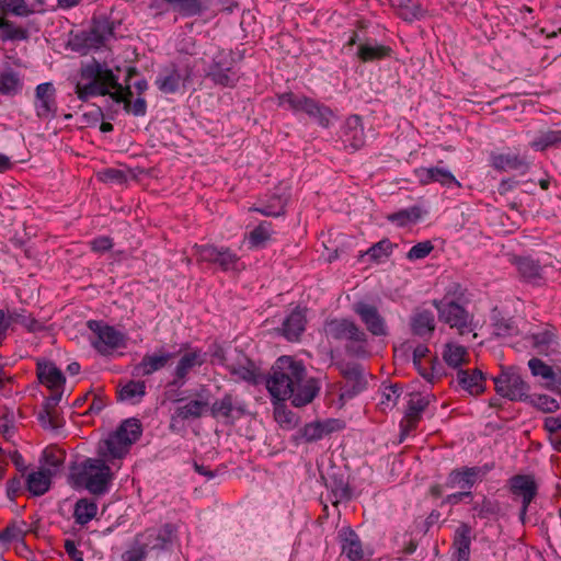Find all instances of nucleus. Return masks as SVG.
Returning a JSON list of instances; mask_svg holds the SVG:
<instances>
[{"mask_svg": "<svg viewBox=\"0 0 561 561\" xmlns=\"http://www.w3.org/2000/svg\"><path fill=\"white\" fill-rule=\"evenodd\" d=\"M141 433L142 426L138 419L130 417L122 422L115 432L99 443L100 458H88L82 462L78 481L93 494L105 493L112 480L111 468L106 462L113 463L124 458Z\"/></svg>", "mask_w": 561, "mask_h": 561, "instance_id": "obj_1", "label": "nucleus"}, {"mask_svg": "<svg viewBox=\"0 0 561 561\" xmlns=\"http://www.w3.org/2000/svg\"><path fill=\"white\" fill-rule=\"evenodd\" d=\"M266 388L279 402L290 400L295 407L309 404L318 394V380L308 377L302 362L290 356H280L272 366Z\"/></svg>", "mask_w": 561, "mask_h": 561, "instance_id": "obj_2", "label": "nucleus"}, {"mask_svg": "<svg viewBox=\"0 0 561 561\" xmlns=\"http://www.w3.org/2000/svg\"><path fill=\"white\" fill-rule=\"evenodd\" d=\"M79 100L85 102L98 95H110L115 102L124 103L126 112L135 116H144L147 112V103L144 98H137L130 102L133 95L130 88L123 87L113 71L104 65L93 60L81 68L80 79L75 90Z\"/></svg>", "mask_w": 561, "mask_h": 561, "instance_id": "obj_3", "label": "nucleus"}, {"mask_svg": "<svg viewBox=\"0 0 561 561\" xmlns=\"http://www.w3.org/2000/svg\"><path fill=\"white\" fill-rule=\"evenodd\" d=\"M323 330L328 339L344 343V350L348 356L356 358L370 356L368 335L354 321L345 318L328 320Z\"/></svg>", "mask_w": 561, "mask_h": 561, "instance_id": "obj_4", "label": "nucleus"}, {"mask_svg": "<svg viewBox=\"0 0 561 561\" xmlns=\"http://www.w3.org/2000/svg\"><path fill=\"white\" fill-rule=\"evenodd\" d=\"M278 105L295 113L304 112L322 127H329L334 118L333 112L328 106L320 104L313 99L293 92L279 94Z\"/></svg>", "mask_w": 561, "mask_h": 561, "instance_id": "obj_5", "label": "nucleus"}, {"mask_svg": "<svg viewBox=\"0 0 561 561\" xmlns=\"http://www.w3.org/2000/svg\"><path fill=\"white\" fill-rule=\"evenodd\" d=\"M87 327L92 333L90 343L101 355H110L126 346V335L116 328L98 320H89Z\"/></svg>", "mask_w": 561, "mask_h": 561, "instance_id": "obj_6", "label": "nucleus"}, {"mask_svg": "<svg viewBox=\"0 0 561 561\" xmlns=\"http://www.w3.org/2000/svg\"><path fill=\"white\" fill-rule=\"evenodd\" d=\"M492 379L496 393L502 398L511 401H525L529 398L530 386L522 378L516 367H504Z\"/></svg>", "mask_w": 561, "mask_h": 561, "instance_id": "obj_7", "label": "nucleus"}, {"mask_svg": "<svg viewBox=\"0 0 561 561\" xmlns=\"http://www.w3.org/2000/svg\"><path fill=\"white\" fill-rule=\"evenodd\" d=\"M434 306L439 320L451 329H456L458 334L465 335L474 332L477 324L473 322V317L461 305L444 299L434 300Z\"/></svg>", "mask_w": 561, "mask_h": 561, "instance_id": "obj_8", "label": "nucleus"}, {"mask_svg": "<svg viewBox=\"0 0 561 561\" xmlns=\"http://www.w3.org/2000/svg\"><path fill=\"white\" fill-rule=\"evenodd\" d=\"M182 350H184V352L172 371L173 378L169 381V387H183L188 379L190 373L206 363V353L201 348L190 347L188 344H183L181 351Z\"/></svg>", "mask_w": 561, "mask_h": 561, "instance_id": "obj_9", "label": "nucleus"}, {"mask_svg": "<svg viewBox=\"0 0 561 561\" xmlns=\"http://www.w3.org/2000/svg\"><path fill=\"white\" fill-rule=\"evenodd\" d=\"M176 531L175 525L167 523L160 527L147 528L144 533L138 534L136 536L137 542H140L142 549L148 553L151 551H164L172 546Z\"/></svg>", "mask_w": 561, "mask_h": 561, "instance_id": "obj_10", "label": "nucleus"}, {"mask_svg": "<svg viewBox=\"0 0 561 561\" xmlns=\"http://www.w3.org/2000/svg\"><path fill=\"white\" fill-rule=\"evenodd\" d=\"M193 249L194 254L201 262L217 264L224 272L238 270L240 257L229 248L213 244H195Z\"/></svg>", "mask_w": 561, "mask_h": 561, "instance_id": "obj_11", "label": "nucleus"}, {"mask_svg": "<svg viewBox=\"0 0 561 561\" xmlns=\"http://www.w3.org/2000/svg\"><path fill=\"white\" fill-rule=\"evenodd\" d=\"M33 105L38 118L56 117L58 111L57 90L53 82H43L35 88Z\"/></svg>", "mask_w": 561, "mask_h": 561, "instance_id": "obj_12", "label": "nucleus"}, {"mask_svg": "<svg viewBox=\"0 0 561 561\" xmlns=\"http://www.w3.org/2000/svg\"><path fill=\"white\" fill-rule=\"evenodd\" d=\"M489 467H461L449 472L445 485L449 489L470 491L476 483L482 481Z\"/></svg>", "mask_w": 561, "mask_h": 561, "instance_id": "obj_13", "label": "nucleus"}, {"mask_svg": "<svg viewBox=\"0 0 561 561\" xmlns=\"http://www.w3.org/2000/svg\"><path fill=\"white\" fill-rule=\"evenodd\" d=\"M188 78V71H182L174 65H171L160 70L154 84L162 93L173 94L185 88Z\"/></svg>", "mask_w": 561, "mask_h": 561, "instance_id": "obj_14", "label": "nucleus"}, {"mask_svg": "<svg viewBox=\"0 0 561 561\" xmlns=\"http://www.w3.org/2000/svg\"><path fill=\"white\" fill-rule=\"evenodd\" d=\"M172 358L173 354L167 352L163 347L151 354L147 353L138 364L133 366L131 375L134 377L150 376L164 368Z\"/></svg>", "mask_w": 561, "mask_h": 561, "instance_id": "obj_15", "label": "nucleus"}, {"mask_svg": "<svg viewBox=\"0 0 561 561\" xmlns=\"http://www.w3.org/2000/svg\"><path fill=\"white\" fill-rule=\"evenodd\" d=\"M354 312L360 318L366 329L375 336L387 335V324L378 309L369 304L359 301L354 305Z\"/></svg>", "mask_w": 561, "mask_h": 561, "instance_id": "obj_16", "label": "nucleus"}, {"mask_svg": "<svg viewBox=\"0 0 561 561\" xmlns=\"http://www.w3.org/2000/svg\"><path fill=\"white\" fill-rule=\"evenodd\" d=\"M528 367L534 377L541 378L543 388L550 391H560L561 368H553L537 357H533L528 360Z\"/></svg>", "mask_w": 561, "mask_h": 561, "instance_id": "obj_17", "label": "nucleus"}, {"mask_svg": "<svg viewBox=\"0 0 561 561\" xmlns=\"http://www.w3.org/2000/svg\"><path fill=\"white\" fill-rule=\"evenodd\" d=\"M415 178L422 185H427L430 183H439L446 187H460L459 181L454 176V174L446 168L442 167H431V168H417L414 170Z\"/></svg>", "mask_w": 561, "mask_h": 561, "instance_id": "obj_18", "label": "nucleus"}, {"mask_svg": "<svg viewBox=\"0 0 561 561\" xmlns=\"http://www.w3.org/2000/svg\"><path fill=\"white\" fill-rule=\"evenodd\" d=\"M226 368L236 380H244L250 383L257 381L259 374L254 363L242 352L236 351V356L230 358Z\"/></svg>", "mask_w": 561, "mask_h": 561, "instance_id": "obj_19", "label": "nucleus"}, {"mask_svg": "<svg viewBox=\"0 0 561 561\" xmlns=\"http://www.w3.org/2000/svg\"><path fill=\"white\" fill-rule=\"evenodd\" d=\"M511 493L522 499V503L529 505L537 495L538 485L531 474H515L508 480Z\"/></svg>", "mask_w": 561, "mask_h": 561, "instance_id": "obj_20", "label": "nucleus"}, {"mask_svg": "<svg viewBox=\"0 0 561 561\" xmlns=\"http://www.w3.org/2000/svg\"><path fill=\"white\" fill-rule=\"evenodd\" d=\"M208 77L215 84L222 87H233L239 79L237 72L232 69L231 61H229L228 56L225 55H220L214 59Z\"/></svg>", "mask_w": 561, "mask_h": 561, "instance_id": "obj_21", "label": "nucleus"}, {"mask_svg": "<svg viewBox=\"0 0 561 561\" xmlns=\"http://www.w3.org/2000/svg\"><path fill=\"white\" fill-rule=\"evenodd\" d=\"M342 554L350 561H360L365 552L358 535L350 527H344L339 531Z\"/></svg>", "mask_w": 561, "mask_h": 561, "instance_id": "obj_22", "label": "nucleus"}, {"mask_svg": "<svg viewBox=\"0 0 561 561\" xmlns=\"http://www.w3.org/2000/svg\"><path fill=\"white\" fill-rule=\"evenodd\" d=\"M456 381L462 390L471 396H478L485 390V377L480 369H458Z\"/></svg>", "mask_w": 561, "mask_h": 561, "instance_id": "obj_23", "label": "nucleus"}, {"mask_svg": "<svg viewBox=\"0 0 561 561\" xmlns=\"http://www.w3.org/2000/svg\"><path fill=\"white\" fill-rule=\"evenodd\" d=\"M471 531V527L466 523H461L455 530L453 541L455 561H469Z\"/></svg>", "mask_w": 561, "mask_h": 561, "instance_id": "obj_24", "label": "nucleus"}, {"mask_svg": "<svg viewBox=\"0 0 561 561\" xmlns=\"http://www.w3.org/2000/svg\"><path fill=\"white\" fill-rule=\"evenodd\" d=\"M207 407L208 403L203 400H191L183 405H179L171 415L170 427L174 428L182 421L201 417Z\"/></svg>", "mask_w": 561, "mask_h": 561, "instance_id": "obj_25", "label": "nucleus"}, {"mask_svg": "<svg viewBox=\"0 0 561 561\" xmlns=\"http://www.w3.org/2000/svg\"><path fill=\"white\" fill-rule=\"evenodd\" d=\"M491 165L502 172L519 171L524 173L528 170L526 160L516 153H492Z\"/></svg>", "mask_w": 561, "mask_h": 561, "instance_id": "obj_26", "label": "nucleus"}, {"mask_svg": "<svg viewBox=\"0 0 561 561\" xmlns=\"http://www.w3.org/2000/svg\"><path fill=\"white\" fill-rule=\"evenodd\" d=\"M431 397L421 393H411L405 412V428L412 430L416 426L422 413L430 404Z\"/></svg>", "mask_w": 561, "mask_h": 561, "instance_id": "obj_27", "label": "nucleus"}, {"mask_svg": "<svg viewBox=\"0 0 561 561\" xmlns=\"http://www.w3.org/2000/svg\"><path fill=\"white\" fill-rule=\"evenodd\" d=\"M391 51L389 46L369 39L358 45L357 57L363 62H370L389 57Z\"/></svg>", "mask_w": 561, "mask_h": 561, "instance_id": "obj_28", "label": "nucleus"}, {"mask_svg": "<svg viewBox=\"0 0 561 561\" xmlns=\"http://www.w3.org/2000/svg\"><path fill=\"white\" fill-rule=\"evenodd\" d=\"M411 330L421 337L431 336L435 330V318L430 310H416L411 317Z\"/></svg>", "mask_w": 561, "mask_h": 561, "instance_id": "obj_29", "label": "nucleus"}, {"mask_svg": "<svg viewBox=\"0 0 561 561\" xmlns=\"http://www.w3.org/2000/svg\"><path fill=\"white\" fill-rule=\"evenodd\" d=\"M514 264L524 280L531 284H539L542 279V268L538 261L531 257H516Z\"/></svg>", "mask_w": 561, "mask_h": 561, "instance_id": "obj_30", "label": "nucleus"}, {"mask_svg": "<svg viewBox=\"0 0 561 561\" xmlns=\"http://www.w3.org/2000/svg\"><path fill=\"white\" fill-rule=\"evenodd\" d=\"M533 347L541 355L554 354L558 350L559 343L554 333L551 330H542L530 335Z\"/></svg>", "mask_w": 561, "mask_h": 561, "instance_id": "obj_31", "label": "nucleus"}, {"mask_svg": "<svg viewBox=\"0 0 561 561\" xmlns=\"http://www.w3.org/2000/svg\"><path fill=\"white\" fill-rule=\"evenodd\" d=\"M37 376L39 381L51 390H59L65 383L62 373L51 363L38 364Z\"/></svg>", "mask_w": 561, "mask_h": 561, "instance_id": "obj_32", "label": "nucleus"}, {"mask_svg": "<svg viewBox=\"0 0 561 561\" xmlns=\"http://www.w3.org/2000/svg\"><path fill=\"white\" fill-rule=\"evenodd\" d=\"M306 317L301 310L295 309L283 323V335L288 341H297L305 331Z\"/></svg>", "mask_w": 561, "mask_h": 561, "instance_id": "obj_33", "label": "nucleus"}, {"mask_svg": "<svg viewBox=\"0 0 561 561\" xmlns=\"http://www.w3.org/2000/svg\"><path fill=\"white\" fill-rule=\"evenodd\" d=\"M23 80L19 72L11 68L0 70V94L14 96L21 93Z\"/></svg>", "mask_w": 561, "mask_h": 561, "instance_id": "obj_34", "label": "nucleus"}, {"mask_svg": "<svg viewBox=\"0 0 561 561\" xmlns=\"http://www.w3.org/2000/svg\"><path fill=\"white\" fill-rule=\"evenodd\" d=\"M50 469H41L31 472L26 478L27 490L36 496L43 495L49 490L51 480Z\"/></svg>", "mask_w": 561, "mask_h": 561, "instance_id": "obj_35", "label": "nucleus"}, {"mask_svg": "<svg viewBox=\"0 0 561 561\" xmlns=\"http://www.w3.org/2000/svg\"><path fill=\"white\" fill-rule=\"evenodd\" d=\"M344 137L345 141H348L354 149H358L364 145V130L362 119L358 115H352L346 119Z\"/></svg>", "mask_w": 561, "mask_h": 561, "instance_id": "obj_36", "label": "nucleus"}, {"mask_svg": "<svg viewBox=\"0 0 561 561\" xmlns=\"http://www.w3.org/2000/svg\"><path fill=\"white\" fill-rule=\"evenodd\" d=\"M145 396L146 382L142 380H129L118 390L119 400L131 404L139 403Z\"/></svg>", "mask_w": 561, "mask_h": 561, "instance_id": "obj_37", "label": "nucleus"}, {"mask_svg": "<svg viewBox=\"0 0 561 561\" xmlns=\"http://www.w3.org/2000/svg\"><path fill=\"white\" fill-rule=\"evenodd\" d=\"M98 514V504L95 501L90 499H80L76 502L73 508V517L77 524L80 526L87 525Z\"/></svg>", "mask_w": 561, "mask_h": 561, "instance_id": "obj_38", "label": "nucleus"}, {"mask_svg": "<svg viewBox=\"0 0 561 561\" xmlns=\"http://www.w3.org/2000/svg\"><path fill=\"white\" fill-rule=\"evenodd\" d=\"M561 146V129H546L530 142V147L537 151H545L550 147Z\"/></svg>", "mask_w": 561, "mask_h": 561, "instance_id": "obj_39", "label": "nucleus"}, {"mask_svg": "<svg viewBox=\"0 0 561 561\" xmlns=\"http://www.w3.org/2000/svg\"><path fill=\"white\" fill-rule=\"evenodd\" d=\"M273 234L272 224L262 221L248 234V242L251 249H261L266 245Z\"/></svg>", "mask_w": 561, "mask_h": 561, "instance_id": "obj_40", "label": "nucleus"}, {"mask_svg": "<svg viewBox=\"0 0 561 561\" xmlns=\"http://www.w3.org/2000/svg\"><path fill=\"white\" fill-rule=\"evenodd\" d=\"M394 7L398 14L409 22L421 19L425 13L419 0H394Z\"/></svg>", "mask_w": 561, "mask_h": 561, "instance_id": "obj_41", "label": "nucleus"}, {"mask_svg": "<svg viewBox=\"0 0 561 561\" xmlns=\"http://www.w3.org/2000/svg\"><path fill=\"white\" fill-rule=\"evenodd\" d=\"M286 201L278 195L271 198L268 203H261L257 206L251 207V211L260 213L268 217H278L285 213Z\"/></svg>", "mask_w": 561, "mask_h": 561, "instance_id": "obj_42", "label": "nucleus"}, {"mask_svg": "<svg viewBox=\"0 0 561 561\" xmlns=\"http://www.w3.org/2000/svg\"><path fill=\"white\" fill-rule=\"evenodd\" d=\"M472 510L474 511L476 516L481 519L497 517L502 512L501 503L489 497H483L481 502H477Z\"/></svg>", "mask_w": 561, "mask_h": 561, "instance_id": "obj_43", "label": "nucleus"}, {"mask_svg": "<svg viewBox=\"0 0 561 561\" xmlns=\"http://www.w3.org/2000/svg\"><path fill=\"white\" fill-rule=\"evenodd\" d=\"M0 11L2 14L15 16H28L34 13V9L25 0H0Z\"/></svg>", "mask_w": 561, "mask_h": 561, "instance_id": "obj_44", "label": "nucleus"}, {"mask_svg": "<svg viewBox=\"0 0 561 561\" xmlns=\"http://www.w3.org/2000/svg\"><path fill=\"white\" fill-rule=\"evenodd\" d=\"M28 36L27 31L15 26L11 21L0 15V38L2 41H22Z\"/></svg>", "mask_w": 561, "mask_h": 561, "instance_id": "obj_45", "label": "nucleus"}, {"mask_svg": "<svg viewBox=\"0 0 561 561\" xmlns=\"http://www.w3.org/2000/svg\"><path fill=\"white\" fill-rule=\"evenodd\" d=\"M467 351L463 346L456 344H447L445 346L443 357L446 364L450 367H459L465 363Z\"/></svg>", "mask_w": 561, "mask_h": 561, "instance_id": "obj_46", "label": "nucleus"}, {"mask_svg": "<svg viewBox=\"0 0 561 561\" xmlns=\"http://www.w3.org/2000/svg\"><path fill=\"white\" fill-rule=\"evenodd\" d=\"M543 428L550 435V442L553 448L561 450V414L559 416H548L545 419Z\"/></svg>", "mask_w": 561, "mask_h": 561, "instance_id": "obj_47", "label": "nucleus"}, {"mask_svg": "<svg viewBox=\"0 0 561 561\" xmlns=\"http://www.w3.org/2000/svg\"><path fill=\"white\" fill-rule=\"evenodd\" d=\"M91 34L98 44H102L113 36V25L107 19H94Z\"/></svg>", "mask_w": 561, "mask_h": 561, "instance_id": "obj_48", "label": "nucleus"}, {"mask_svg": "<svg viewBox=\"0 0 561 561\" xmlns=\"http://www.w3.org/2000/svg\"><path fill=\"white\" fill-rule=\"evenodd\" d=\"M401 396V391L396 385L386 386L380 394V401L379 407L382 411H386L388 409H392L399 398Z\"/></svg>", "mask_w": 561, "mask_h": 561, "instance_id": "obj_49", "label": "nucleus"}, {"mask_svg": "<svg viewBox=\"0 0 561 561\" xmlns=\"http://www.w3.org/2000/svg\"><path fill=\"white\" fill-rule=\"evenodd\" d=\"M274 419L283 427L291 428L296 424V415L284 403L274 407Z\"/></svg>", "mask_w": 561, "mask_h": 561, "instance_id": "obj_50", "label": "nucleus"}, {"mask_svg": "<svg viewBox=\"0 0 561 561\" xmlns=\"http://www.w3.org/2000/svg\"><path fill=\"white\" fill-rule=\"evenodd\" d=\"M388 219L399 226H405L409 222H415L420 219V209L417 207L402 209L389 215Z\"/></svg>", "mask_w": 561, "mask_h": 561, "instance_id": "obj_51", "label": "nucleus"}, {"mask_svg": "<svg viewBox=\"0 0 561 561\" xmlns=\"http://www.w3.org/2000/svg\"><path fill=\"white\" fill-rule=\"evenodd\" d=\"M533 405L545 412V413H552L556 412L560 408V402L548 396V394H537L531 399Z\"/></svg>", "mask_w": 561, "mask_h": 561, "instance_id": "obj_52", "label": "nucleus"}, {"mask_svg": "<svg viewBox=\"0 0 561 561\" xmlns=\"http://www.w3.org/2000/svg\"><path fill=\"white\" fill-rule=\"evenodd\" d=\"M430 350L426 345L420 344L413 350V364L419 373L428 381L433 380V374L422 368V359L427 356Z\"/></svg>", "mask_w": 561, "mask_h": 561, "instance_id": "obj_53", "label": "nucleus"}, {"mask_svg": "<svg viewBox=\"0 0 561 561\" xmlns=\"http://www.w3.org/2000/svg\"><path fill=\"white\" fill-rule=\"evenodd\" d=\"M15 415L12 410L5 409L0 414V434L5 438H10L14 435L15 426H14Z\"/></svg>", "mask_w": 561, "mask_h": 561, "instance_id": "obj_54", "label": "nucleus"}, {"mask_svg": "<svg viewBox=\"0 0 561 561\" xmlns=\"http://www.w3.org/2000/svg\"><path fill=\"white\" fill-rule=\"evenodd\" d=\"M237 409L234 408L232 397L227 394L222 399L216 401L213 405V411L216 415L222 417H231L233 416V412Z\"/></svg>", "mask_w": 561, "mask_h": 561, "instance_id": "obj_55", "label": "nucleus"}, {"mask_svg": "<svg viewBox=\"0 0 561 561\" xmlns=\"http://www.w3.org/2000/svg\"><path fill=\"white\" fill-rule=\"evenodd\" d=\"M391 251L392 243L385 239L370 247L366 254L375 261H380L382 257H388L391 254Z\"/></svg>", "mask_w": 561, "mask_h": 561, "instance_id": "obj_56", "label": "nucleus"}, {"mask_svg": "<svg viewBox=\"0 0 561 561\" xmlns=\"http://www.w3.org/2000/svg\"><path fill=\"white\" fill-rule=\"evenodd\" d=\"M38 421L44 428L57 430L61 426V422L55 410H48L43 407L38 413Z\"/></svg>", "mask_w": 561, "mask_h": 561, "instance_id": "obj_57", "label": "nucleus"}, {"mask_svg": "<svg viewBox=\"0 0 561 561\" xmlns=\"http://www.w3.org/2000/svg\"><path fill=\"white\" fill-rule=\"evenodd\" d=\"M433 249L434 247L431 241L420 242L410 249L407 257L410 261L422 260L426 257L433 251Z\"/></svg>", "mask_w": 561, "mask_h": 561, "instance_id": "obj_58", "label": "nucleus"}, {"mask_svg": "<svg viewBox=\"0 0 561 561\" xmlns=\"http://www.w3.org/2000/svg\"><path fill=\"white\" fill-rule=\"evenodd\" d=\"M493 327L494 333L497 336H508L514 334V332L516 331V327L512 319L495 318Z\"/></svg>", "mask_w": 561, "mask_h": 561, "instance_id": "obj_59", "label": "nucleus"}, {"mask_svg": "<svg viewBox=\"0 0 561 561\" xmlns=\"http://www.w3.org/2000/svg\"><path fill=\"white\" fill-rule=\"evenodd\" d=\"M99 178L101 181L105 183H124L126 181V175L124 171L118 169L108 168L99 173Z\"/></svg>", "mask_w": 561, "mask_h": 561, "instance_id": "obj_60", "label": "nucleus"}, {"mask_svg": "<svg viewBox=\"0 0 561 561\" xmlns=\"http://www.w3.org/2000/svg\"><path fill=\"white\" fill-rule=\"evenodd\" d=\"M302 437L307 442H316L323 437L321 432L320 422H312L306 424L302 428Z\"/></svg>", "mask_w": 561, "mask_h": 561, "instance_id": "obj_61", "label": "nucleus"}, {"mask_svg": "<svg viewBox=\"0 0 561 561\" xmlns=\"http://www.w3.org/2000/svg\"><path fill=\"white\" fill-rule=\"evenodd\" d=\"M45 463L54 469L59 468L64 462V455L61 451L54 449H45L44 451Z\"/></svg>", "mask_w": 561, "mask_h": 561, "instance_id": "obj_62", "label": "nucleus"}, {"mask_svg": "<svg viewBox=\"0 0 561 561\" xmlns=\"http://www.w3.org/2000/svg\"><path fill=\"white\" fill-rule=\"evenodd\" d=\"M148 552L142 549L140 542L135 538L134 547L125 553V561H145Z\"/></svg>", "mask_w": 561, "mask_h": 561, "instance_id": "obj_63", "label": "nucleus"}, {"mask_svg": "<svg viewBox=\"0 0 561 561\" xmlns=\"http://www.w3.org/2000/svg\"><path fill=\"white\" fill-rule=\"evenodd\" d=\"M91 249L94 252L103 253L113 247V241L110 237H98L90 242Z\"/></svg>", "mask_w": 561, "mask_h": 561, "instance_id": "obj_64", "label": "nucleus"}]
</instances>
